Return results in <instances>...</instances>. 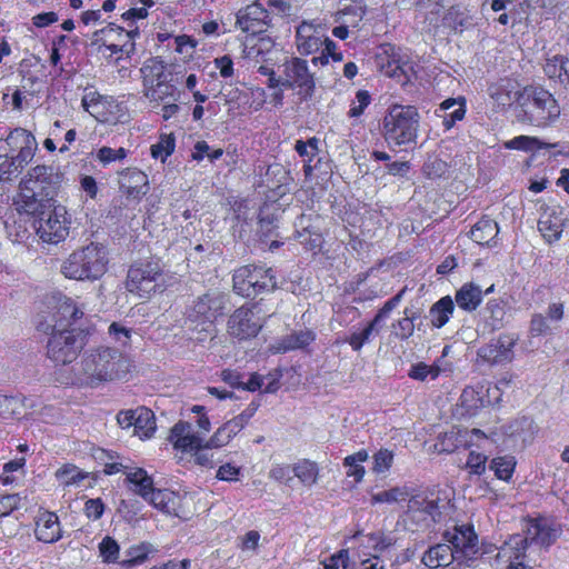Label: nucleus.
<instances>
[{"instance_id": "obj_1", "label": "nucleus", "mask_w": 569, "mask_h": 569, "mask_svg": "<svg viewBox=\"0 0 569 569\" xmlns=\"http://www.w3.org/2000/svg\"><path fill=\"white\" fill-rule=\"evenodd\" d=\"M509 106L516 113L520 123H529L538 128H547L556 122L560 116V106L549 90L539 84H528L513 92L512 99L502 98L500 106Z\"/></svg>"}, {"instance_id": "obj_2", "label": "nucleus", "mask_w": 569, "mask_h": 569, "mask_svg": "<svg viewBox=\"0 0 569 569\" xmlns=\"http://www.w3.org/2000/svg\"><path fill=\"white\" fill-rule=\"evenodd\" d=\"M58 186L59 177L52 167H33L20 181L14 201L18 212H39L42 208L52 207Z\"/></svg>"}, {"instance_id": "obj_3", "label": "nucleus", "mask_w": 569, "mask_h": 569, "mask_svg": "<svg viewBox=\"0 0 569 569\" xmlns=\"http://www.w3.org/2000/svg\"><path fill=\"white\" fill-rule=\"evenodd\" d=\"M143 96L152 106H160L168 100L178 101L180 91L177 84L183 79L182 70H176L161 57L147 59L140 68Z\"/></svg>"}, {"instance_id": "obj_4", "label": "nucleus", "mask_w": 569, "mask_h": 569, "mask_svg": "<svg viewBox=\"0 0 569 569\" xmlns=\"http://www.w3.org/2000/svg\"><path fill=\"white\" fill-rule=\"evenodd\" d=\"M261 74L267 77V88L291 90L300 102L309 101L313 97L315 73L310 71L308 62L300 57H284L278 74L266 67L262 68Z\"/></svg>"}, {"instance_id": "obj_5", "label": "nucleus", "mask_w": 569, "mask_h": 569, "mask_svg": "<svg viewBox=\"0 0 569 569\" xmlns=\"http://www.w3.org/2000/svg\"><path fill=\"white\" fill-rule=\"evenodd\" d=\"M139 37V28H128L116 22H108L91 33L89 46L92 51L108 62L119 63L136 54V42Z\"/></svg>"}, {"instance_id": "obj_6", "label": "nucleus", "mask_w": 569, "mask_h": 569, "mask_svg": "<svg viewBox=\"0 0 569 569\" xmlns=\"http://www.w3.org/2000/svg\"><path fill=\"white\" fill-rule=\"evenodd\" d=\"M449 499L441 498L436 488H413L405 517L417 530H431L448 516Z\"/></svg>"}, {"instance_id": "obj_7", "label": "nucleus", "mask_w": 569, "mask_h": 569, "mask_svg": "<svg viewBox=\"0 0 569 569\" xmlns=\"http://www.w3.org/2000/svg\"><path fill=\"white\" fill-rule=\"evenodd\" d=\"M164 263L160 258H139L128 266L124 289L138 299H149L164 291Z\"/></svg>"}, {"instance_id": "obj_8", "label": "nucleus", "mask_w": 569, "mask_h": 569, "mask_svg": "<svg viewBox=\"0 0 569 569\" xmlns=\"http://www.w3.org/2000/svg\"><path fill=\"white\" fill-rule=\"evenodd\" d=\"M420 114L415 106L392 103L381 122L382 138L389 146L416 144L419 137Z\"/></svg>"}, {"instance_id": "obj_9", "label": "nucleus", "mask_w": 569, "mask_h": 569, "mask_svg": "<svg viewBox=\"0 0 569 569\" xmlns=\"http://www.w3.org/2000/svg\"><path fill=\"white\" fill-rule=\"evenodd\" d=\"M108 263L104 246L90 242L68 256L60 272L69 280L97 281L107 272Z\"/></svg>"}, {"instance_id": "obj_10", "label": "nucleus", "mask_w": 569, "mask_h": 569, "mask_svg": "<svg viewBox=\"0 0 569 569\" xmlns=\"http://www.w3.org/2000/svg\"><path fill=\"white\" fill-rule=\"evenodd\" d=\"M232 289L237 296L251 299L277 289L276 272L264 263H247L232 274Z\"/></svg>"}, {"instance_id": "obj_11", "label": "nucleus", "mask_w": 569, "mask_h": 569, "mask_svg": "<svg viewBox=\"0 0 569 569\" xmlns=\"http://www.w3.org/2000/svg\"><path fill=\"white\" fill-rule=\"evenodd\" d=\"M82 366L91 381H111L126 373L123 355L109 347L93 349L83 358Z\"/></svg>"}, {"instance_id": "obj_12", "label": "nucleus", "mask_w": 569, "mask_h": 569, "mask_svg": "<svg viewBox=\"0 0 569 569\" xmlns=\"http://www.w3.org/2000/svg\"><path fill=\"white\" fill-rule=\"evenodd\" d=\"M24 213L33 218L37 234L44 242L58 244L68 237L70 222L64 208L57 207L53 203V207Z\"/></svg>"}, {"instance_id": "obj_13", "label": "nucleus", "mask_w": 569, "mask_h": 569, "mask_svg": "<svg viewBox=\"0 0 569 569\" xmlns=\"http://www.w3.org/2000/svg\"><path fill=\"white\" fill-rule=\"evenodd\" d=\"M86 346V337L76 330H53L47 343V356L57 366L74 361Z\"/></svg>"}, {"instance_id": "obj_14", "label": "nucleus", "mask_w": 569, "mask_h": 569, "mask_svg": "<svg viewBox=\"0 0 569 569\" xmlns=\"http://www.w3.org/2000/svg\"><path fill=\"white\" fill-rule=\"evenodd\" d=\"M82 108L99 123L116 124L123 121V104L97 90L89 89L84 91Z\"/></svg>"}, {"instance_id": "obj_15", "label": "nucleus", "mask_w": 569, "mask_h": 569, "mask_svg": "<svg viewBox=\"0 0 569 569\" xmlns=\"http://www.w3.org/2000/svg\"><path fill=\"white\" fill-rule=\"evenodd\" d=\"M257 303L246 302L229 316L227 321V332L237 340H250L254 338L263 328L261 318L254 315Z\"/></svg>"}, {"instance_id": "obj_16", "label": "nucleus", "mask_w": 569, "mask_h": 569, "mask_svg": "<svg viewBox=\"0 0 569 569\" xmlns=\"http://www.w3.org/2000/svg\"><path fill=\"white\" fill-rule=\"evenodd\" d=\"M167 440L172 446L179 463L187 459L189 452L201 449L207 441L199 432L194 431L191 422L182 419L169 429Z\"/></svg>"}, {"instance_id": "obj_17", "label": "nucleus", "mask_w": 569, "mask_h": 569, "mask_svg": "<svg viewBox=\"0 0 569 569\" xmlns=\"http://www.w3.org/2000/svg\"><path fill=\"white\" fill-rule=\"evenodd\" d=\"M487 439L486 433L479 428H461L451 427L447 432L439 433L436 443H433V451L442 453H453L459 449H469L471 446H478L480 440Z\"/></svg>"}, {"instance_id": "obj_18", "label": "nucleus", "mask_w": 569, "mask_h": 569, "mask_svg": "<svg viewBox=\"0 0 569 569\" xmlns=\"http://www.w3.org/2000/svg\"><path fill=\"white\" fill-rule=\"evenodd\" d=\"M118 192L128 202L140 203L149 192V178L138 167H124L117 170Z\"/></svg>"}, {"instance_id": "obj_19", "label": "nucleus", "mask_w": 569, "mask_h": 569, "mask_svg": "<svg viewBox=\"0 0 569 569\" xmlns=\"http://www.w3.org/2000/svg\"><path fill=\"white\" fill-rule=\"evenodd\" d=\"M224 298L218 292H206L194 300L188 310V319L193 323L212 326L223 316Z\"/></svg>"}, {"instance_id": "obj_20", "label": "nucleus", "mask_w": 569, "mask_h": 569, "mask_svg": "<svg viewBox=\"0 0 569 569\" xmlns=\"http://www.w3.org/2000/svg\"><path fill=\"white\" fill-rule=\"evenodd\" d=\"M566 226L563 209L559 204H542L538 218V230L545 240L551 244L557 242Z\"/></svg>"}, {"instance_id": "obj_21", "label": "nucleus", "mask_w": 569, "mask_h": 569, "mask_svg": "<svg viewBox=\"0 0 569 569\" xmlns=\"http://www.w3.org/2000/svg\"><path fill=\"white\" fill-rule=\"evenodd\" d=\"M527 522V538L528 545L536 543L541 548H549L558 538L559 530L556 523L546 516L526 518Z\"/></svg>"}, {"instance_id": "obj_22", "label": "nucleus", "mask_w": 569, "mask_h": 569, "mask_svg": "<svg viewBox=\"0 0 569 569\" xmlns=\"http://www.w3.org/2000/svg\"><path fill=\"white\" fill-rule=\"evenodd\" d=\"M538 433V427L532 418L520 417L511 420L502 430L505 442L513 448H523L532 442Z\"/></svg>"}, {"instance_id": "obj_23", "label": "nucleus", "mask_w": 569, "mask_h": 569, "mask_svg": "<svg viewBox=\"0 0 569 569\" xmlns=\"http://www.w3.org/2000/svg\"><path fill=\"white\" fill-rule=\"evenodd\" d=\"M36 539L44 543H54L62 538V528L58 515L40 508L34 518Z\"/></svg>"}, {"instance_id": "obj_24", "label": "nucleus", "mask_w": 569, "mask_h": 569, "mask_svg": "<svg viewBox=\"0 0 569 569\" xmlns=\"http://www.w3.org/2000/svg\"><path fill=\"white\" fill-rule=\"evenodd\" d=\"M325 40V29L321 26L303 21L296 29V47L300 54L316 53L321 49Z\"/></svg>"}, {"instance_id": "obj_25", "label": "nucleus", "mask_w": 569, "mask_h": 569, "mask_svg": "<svg viewBox=\"0 0 569 569\" xmlns=\"http://www.w3.org/2000/svg\"><path fill=\"white\" fill-rule=\"evenodd\" d=\"M270 22V13L258 4L247 6L244 11L237 16V24L243 32L260 36L266 32Z\"/></svg>"}, {"instance_id": "obj_26", "label": "nucleus", "mask_w": 569, "mask_h": 569, "mask_svg": "<svg viewBox=\"0 0 569 569\" xmlns=\"http://www.w3.org/2000/svg\"><path fill=\"white\" fill-rule=\"evenodd\" d=\"M7 144L11 152H17L16 156L24 162H30L34 158L38 148L34 134L22 128H16L9 132Z\"/></svg>"}, {"instance_id": "obj_27", "label": "nucleus", "mask_w": 569, "mask_h": 569, "mask_svg": "<svg viewBox=\"0 0 569 569\" xmlns=\"http://www.w3.org/2000/svg\"><path fill=\"white\" fill-rule=\"evenodd\" d=\"M378 63L385 76L398 79L403 83L410 80L408 74L409 69H411L409 62L403 61L392 47L378 54Z\"/></svg>"}, {"instance_id": "obj_28", "label": "nucleus", "mask_w": 569, "mask_h": 569, "mask_svg": "<svg viewBox=\"0 0 569 569\" xmlns=\"http://www.w3.org/2000/svg\"><path fill=\"white\" fill-rule=\"evenodd\" d=\"M509 560L507 569H532L526 563L528 540L520 533L510 536L509 540L502 547Z\"/></svg>"}, {"instance_id": "obj_29", "label": "nucleus", "mask_w": 569, "mask_h": 569, "mask_svg": "<svg viewBox=\"0 0 569 569\" xmlns=\"http://www.w3.org/2000/svg\"><path fill=\"white\" fill-rule=\"evenodd\" d=\"M445 540L458 553L467 555L468 550H473L478 543V536L472 526H460L453 528V531H445Z\"/></svg>"}, {"instance_id": "obj_30", "label": "nucleus", "mask_w": 569, "mask_h": 569, "mask_svg": "<svg viewBox=\"0 0 569 569\" xmlns=\"http://www.w3.org/2000/svg\"><path fill=\"white\" fill-rule=\"evenodd\" d=\"M151 506L157 508L159 511L179 517V508L182 498L178 492L171 489H154L149 493L148 499Z\"/></svg>"}, {"instance_id": "obj_31", "label": "nucleus", "mask_w": 569, "mask_h": 569, "mask_svg": "<svg viewBox=\"0 0 569 569\" xmlns=\"http://www.w3.org/2000/svg\"><path fill=\"white\" fill-rule=\"evenodd\" d=\"M542 71L548 80L558 83L569 90V59L562 54L548 58L542 64Z\"/></svg>"}, {"instance_id": "obj_32", "label": "nucleus", "mask_w": 569, "mask_h": 569, "mask_svg": "<svg viewBox=\"0 0 569 569\" xmlns=\"http://www.w3.org/2000/svg\"><path fill=\"white\" fill-rule=\"evenodd\" d=\"M457 553L449 543H437L423 552L421 561L425 567L432 569L448 567L457 558Z\"/></svg>"}, {"instance_id": "obj_33", "label": "nucleus", "mask_w": 569, "mask_h": 569, "mask_svg": "<svg viewBox=\"0 0 569 569\" xmlns=\"http://www.w3.org/2000/svg\"><path fill=\"white\" fill-rule=\"evenodd\" d=\"M319 138L311 137L307 140H296L295 151L298 156L303 158V174L305 177H311L313 173L312 161L319 154Z\"/></svg>"}, {"instance_id": "obj_34", "label": "nucleus", "mask_w": 569, "mask_h": 569, "mask_svg": "<svg viewBox=\"0 0 569 569\" xmlns=\"http://www.w3.org/2000/svg\"><path fill=\"white\" fill-rule=\"evenodd\" d=\"M498 237V222L490 218H480L470 229V238L479 246H490Z\"/></svg>"}, {"instance_id": "obj_35", "label": "nucleus", "mask_w": 569, "mask_h": 569, "mask_svg": "<svg viewBox=\"0 0 569 569\" xmlns=\"http://www.w3.org/2000/svg\"><path fill=\"white\" fill-rule=\"evenodd\" d=\"M267 43L270 44V48L263 50L253 46L250 52V54L256 53V62L260 63L257 68V72L260 74L263 67L274 71V67L277 66L279 68V64L283 62V58L287 57L281 49L276 48L270 41Z\"/></svg>"}, {"instance_id": "obj_36", "label": "nucleus", "mask_w": 569, "mask_h": 569, "mask_svg": "<svg viewBox=\"0 0 569 569\" xmlns=\"http://www.w3.org/2000/svg\"><path fill=\"white\" fill-rule=\"evenodd\" d=\"M482 301V291L472 282H467L457 290L456 302L458 307L466 311H473L479 308Z\"/></svg>"}, {"instance_id": "obj_37", "label": "nucleus", "mask_w": 569, "mask_h": 569, "mask_svg": "<svg viewBox=\"0 0 569 569\" xmlns=\"http://www.w3.org/2000/svg\"><path fill=\"white\" fill-rule=\"evenodd\" d=\"M458 107L453 111L443 114L442 117V127L445 130H450L453 128L455 123L461 121L463 117L467 114V100L462 97L460 98H447L445 101L440 103V109L448 111L450 108Z\"/></svg>"}, {"instance_id": "obj_38", "label": "nucleus", "mask_w": 569, "mask_h": 569, "mask_svg": "<svg viewBox=\"0 0 569 569\" xmlns=\"http://www.w3.org/2000/svg\"><path fill=\"white\" fill-rule=\"evenodd\" d=\"M134 435L140 439H147L153 437L156 432V417L154 412L142 406L137 408L136 415Z\"/></svg>"}, {"instance_id": "obj_39", "label": "nucleus", "mask_w": 569, "mask_h": 569, "mask_svg": "<svg viewBox=\"0 0 569 569\" xmlns=\"http://www.w3.org/2000/svg\"><path fill=\"white\" fill-rule=\"evenodd\" d=\"M293 476L307 488H311L320 477V468L317 462L301 459L292 466Z\"/></svg>"}, {"instance_id": "obj_40", "label": "nucleus", "mask_w": 569, "mask_h": 569, "mask_svg": "<svg viewBox=\"0 0 569 569\" xmlns=\"http://www.w3.org/2000/svg\"><path fill=\"white\" fill-rule=\"evenodd\" d=\"M126 481L133 485L134 490L144 499L154 490V480L143 468H133L126 471Z\"/></svg>"}, {"instance_id": "obj_41", "label": "nucleus", "mask_w": 569, "mask_h": 569, "mask_svg": "<svg viewBox=\"0 0 569 569\" xmlns=\"http://www.w3.org/2000/svg\"><path fill=\"white\" fill-rule=\"evenodd\" d=\"M57 481L63 486V488H69L71 486H77L82 481L87 480L89 477L88 471L80 470L77 465L71 462H66L61 467H59L54 473Z\"/></svg>"}, {"instance_id": "obj_42", "label": "nucleus", "mask_w": 569, "mask_h": 569, "mask_svg": "<svg viewBox=\"0 0 569 569\" xmlns=\"http://www.w3.org/2000/svg\"><path fill=\"white\" fill-rule=\"evenodd\" d=\"M154 551L151 542L140 541L126 550L127 559L119 562L122 568H134L143 565L149 555Z\"/></svg>"}, {"instance_id": "obj_43", "label": "nucleus", "mask_w": 569, "mask_h": 569, "mask_svg": "<svg viewBox=\"0 0 569 569\" xmlns=\"http://www.w3.org/2000/svg\"><path fill=\"white\" fill-rule=\"evenodd\" d=\"M243 428L244 427L242 425L233 419L227 420L219 426L213 436L208 439V446H214L218 448L224 447L233 439V437L240 433Z\"/></svg>"}, {"instance_id": "obj_44", "label": "nucleus", "mask_w": 569, "mask_h": 569, "mask_svg": "<svg viewBox=\"0 0 569 569\" xmlns=\"http://www.w3.org/2000/svg\"><path fill=\"white\" fill-rule=\"evenodd\" d=\"M131 3L134 6L123 11L120 14V19H122L127 28H139L136 23L138 20H143L149 17V9L153 8L156 2L154 0H131Z\"/></svg>"}, {"instance_id": "obj_45", "label": "nucleus", "mask_w": 569, "mask_h": 569, "mask_svg": "<svg viewBox=\"0 0 569 569\" xmlns=\"http://www.w3.org/2000/svg\"><path fill=\"white\" fill-rule=\"evenodd\" d=\"M453 312V301L447 296L438 300L430 308V323L433 328L440 329L447 322H449L450 317Z\"/></svg>"}, {"instance_id": "obj_46", "label": "nucleus", "mask_w": 569, "mask_h": 569, "mask_svg": "<svg viewBox=\"0 0 569 569\" xmlns=\"http://www.w3.org/2000/svg\"><path fill=\"white\" fill-rule=\"evenodd\" d=\"M369 453L366 449L347 455L343 458V466L347 468L346 476L352 478L356 482H361L365 476V468L361 463L367 462Z\"/></svg>"}, {"instance_id": "obj_47", "label": "nucleus", "mask_w": 569, "mask_h": 569, "mask_svg": "<svg viewBox=\"0 0 569 569\" xmlns=\"http://www.w3.org/2000/svg\"><path fill=\"white\" fill-rule=\"evenodd\" d=\"M152 159L160 160L164 163L176 150V136L174 132H160L156 143L151 146Z\"/></svg>"}, {"instance_id": "obj_48", "label": "nucleus", "mask_w": 569, "mask_h": 569, "mask_svg": "<svg viewBox=\"0 0 569 569\" xmlns=\"http://www.w3.org/2000/svg\"><path fill=\"white\" fill-rule=\"evenodd\" d=\"M84 316L82 309L77 306L76 301L72 298L62 297L59 298L57 303V317L56 323L62 325V321L66 320L68 325L77 322Z\"/></svg>"}, {"instance_id": "obj_49", "label": "nucleus", "mask_w": 569, "mask_h": 569, "mask_svg": "<svg viewBox=\"0 0 569 569\" xmlns=\"http://www.w3.org/2000/svg\"><path fill=\"white\" fill-rule=\"evenodd\" d=\"M297 238L306 251L313 254H320L325 244V239L319 230L305 227L301 231H297Z\"/></svg>"}, {"instance_id": "obj_50", "label": "nucleus", "mask_w": 569, "mask_h": 569, "mask_svg": "<svg viewBox=\"0 0 569 569\" xmlns=\"http://www.w3.org/2000/svg\"><path fill=\"white\" fill-rule=\"evenodd\" d=\"M413 488L410 487H393L391 489L376 492L371 496L372 505L393 503L408 501Z\"/></svg>"}, {"instance_id": "obj_51", "label": "nucleus", "mask_w": 569, "mask_h": 569, "mask_svg": "<svg viewBox=\"0 0 569 569\" xmlns=\"http://www.w3.org/2000/svg\"><path fill=\"white\" fill-rule=\"evenodd\" d=\"M29 162H24L20 157L12 154H0V181H10L19 176L21 170Z\"/></svg>"}, {"instance_id": "obj_52", "label": "nucleus", "mask_w": 569, "mask_h": 569, "mask_svg": "<svg viewBox=\"0 0 569 569\" xmlns=\"http://www.w3.org/2000/svg\"><path fill=\"white\" fill-rule=\"evenodd\" d=\"M450 164L437 156H430L425 160L421 172L430 180H439L448 177Z\"/></svg>"}, {"instance_id": "obj_53", "label": "nucleus", "mask_w": 569, "mask_h": 569, "mask_svg": "<svg viewBox=\"0 0 569 569\" xmlns=\"http://www.w3.org/2000/svg\"><path fill=\"white\" fill-rule=\"evenodd\" d=\"M129 156V150L120 147L118 149H113L107 146L100 147L94 152V159L98 163L102 166V168L108 167L113 162H121L127 159Z\"/></svg>"}, {"instance_id": "obj_54", "label": "nucleus", "mask_w": 569, "mask_h": 569, "mask_svg": "<svg viewBox=\"0 0 569 569\" xmlns=\"http://www.w3.org/2000/svg\"><path fill=\"white\" fill-rule=\"evenodd\" d=\"M402 297V291L391 297L388 301H386L381 309L376 312L372 320L367 323L363 328L371 331V332H378L379 325L381 321H383L386 318L389 317L390 312L399 306L400 300Z\"/></svg>"}, {"instance_id": "obj_55", "label": "nucleus", "mask_w": 569, "mask_h": 569, "mask_svg": "<svg viewBox=\"0 0 569 569\" xmlns=\"http://www.w3.org/2000/svg\"><path fill=\"white\" fill-rule=\"evenodd\" d=\"M498 363V341L491 340L478 349V368H492Z\"/></svg>"}, {"instance_id": "obj_56", "label": "nucleus", "mask_w": 569, "mask_h": 569, "mask_svg": "<svg viewBox=\"0 0 569 569\" xmlns=\"http://www.w3.org/2000/svg\"><path fill=\"white\" fill-rule=\"evenodd\" d=\"M505 147L509 150H522L527 152H535L541 150L543 143L535 137L518 136L511 140L506 141Z\"/></svg>"}, {"instance_id": "obj_57", "label": "nucleus", "mask_w": 569, "mask_h": 569, "mask_svg": "<svg viewBox=\"0 0 569 569\" xmlns=\"http://www.w3.org/2000/svg\"><path fill=\"white\" fill-rule=\"evenodd\" d=\"M100 558L106 563H119V545L118 541L109 536H106L100 540L98 545Z\"/></svg>"}, {"instance_id": "obj_58", "label": "nucleus", "mask_w": 569, "mask_h": 569, "mask_svg": "<svg viewBox=\"0 0 569 569\" xmlns=\"http://www.w3.org/2000/svg\"><path fill=\"white\" fill-rule=\"evenodd\" d=\"M212 448H216L213 445H208V440L201 449L193 450L188 453V457L184 461L191 462L200 466L206 469H212L214 467L213 453L210 452Z\"/></svg>"}, {"instance_id": "obj_59", "label": "nucleus", "mask_w": 569, "mask_h": 569, "mask_svg": "<svg viewBox=\"0 0 569 569\" xmlns=\"http://www.w3.org/2000/svg\"><path fill=\"white\" fill-rule=\"evenodd\" d=\"M372 98L368 90L359 89L355 93V99L351 101L347 116L349 118H359L363 114L365 110L371 104Z\"/></svg>"}, {"instance_id": "obj_60", "label": "nucleus", "mask_w": 569, "mask_h": 569, "mask_svg": "<svg viewBox=\"0 0 569 569\" xmlns=\"http://www.w3.org/2000/svg\"><path fill=\"white\" fill-rule=\"evenodd\" d=\"M118 0H103L102 8L99 10H84L79 16L80 23L84 27L93 26L101 19V12H112L116 10Z\"/></svg>"}, {"instance_id": "obj_61", "label": "nucleus", "mask_w": 569, "mask_h": 569, "mask_svg": "<svg viewBox=\"0 0 569 569\" xmlns=\"http://www.w3.org/2000/svg\"><path fill=\"white\" fill-rule=\"evenodd\" d=\"M393 463V452L388 448H381L372 456V472L383 473L390 470Z\"/></svg>"}, {"instance_id": "obj_62", "label": "nucleus", "mask_w": 569, "mask_h": 569, "mask_svg": "<svg viewBox=\"0 0 569 569\" xmlns=\"http://www.w3.org/2000/svg\"><path fill=\"white\" fill-rule=\"evenodd\" d=\"M108 333L120 347L128 348L132 341L133 330L126 328L119 322H113L109 325Z\"/></svg>"}, {"instance_id": "obj_63", "label": "nucleus", "mask_w": 569, "mask_h": 569, "mask_svg": "<svg viewBox=\"0 0 569 569\" xmlns=\"http://www.w3.org/2000/svg\"><path fill=\"white\" fill-rule=\"evenodd\" d=\"M439 375V367L429 366L425 362L415 363L409 370V377L418 381H425L429 377H431V379H437Z\"/></svg>"}, {"instance_id": "obj_64", "label": "nucleus", "mask_w": 569, "mask_h": 569, "mask_svg": "<svg viewBox=\"0 0 569 569\" xmlns=\"http://www.w3.org/2000/svg\"><path fill=\"white\" fill-rule=\"evenodd\" d=\"M106 503L101 498H88L84 502L83 512L90 521H97L103 517Z\"/></svg>"}]
</instances>
